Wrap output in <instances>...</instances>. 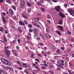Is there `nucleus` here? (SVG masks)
<instances>
[{
	"instance_id": "obj_5",
	"label": "nucleus",
	"mask_w": 74,
	"mask_h": 74,
	"mask_svg": "<svg viewBox=\"0 0 74 74\" xmlns=\"http://www.w3.org/2000/svg\"><path fill=\"white\" fill-rule=\"evenodd\" d=\"M57 26L60 29L61 31H63L64 29H63V26L60 25H58Z\"/></svg>"
},
{
	"instance_id": "obj_63",
	"label": "nucleus",
	"mask_w": 74,
	"mask_h": 74,
	"mask_svg": "<svg viewBox=\"0 0 74 74\" xmlns=\"http://www.w3.org/2000/svg\"><path fill=\"white\" fill-rule=\"evenodd\" d=\"M40 39V37H37L36 38V40H39Z\"/></svg>"
},
{
	"instance_id": "obj_50",
	"label": "nucleus",
	"mask_w": 74,
	"mask_h": 74,
	"mask_svg": "<svg viewBox=\"0 0 74 74\" xmlns=\"http://www.w3.org/2000/svg\"><path fill=\"white\" fill-rule=\"evenodd\" d=\"M4 28L0 29V31H4Z\"/></svg>"
},
{
	"instance_id": "obj_51",
	"label": "nucleus",
	"mask_w": 74,
	"mask_h": 74,
	"mask_svg": "<svg viewBox=\"0 0 74 74\" xmlns=\"http://www.w3.org/2000/svg\"><path fill=\"white\" fill-rule=\"evenodd\" d=\"M17 41H18V43H20L21 42V40H20V39H18Z\"/></svg>"
},
{
	"instance_id": "obj_41",
	"label": "nucleus",
	"mask_w": 74,
	"mask_h": 74,
	"mask_svg": "<svg viewBox=\"0 0 74 74\" xmlns=\"http://www.w3.org/2000/svg\"><path fill=\"white\" fill-rule=\"evenodd\" d=\"M69 45L71 47V48H73V45H71V44H69Z\"/></svg>"
},
{
	"instance_id": "obj_15",
	"label": "nucleus",
	"mask_w": 74,
	"mask_h": 74,
	"mask_svg": "<svg viewBox=\"0 0 74 74\" xmlns=\"http://www.w3.org/2000/svg\"><path fill=\"white\" fill-rule=\"evenodd\" d=\"M56 33H57V34H58V35H59L60 36L61 35V32H60L59 31H57Z\"/></svg>"
},
{
	"instance_id": "obj_25",
	"label": "nucleus",
	"mask_w": 74,
	"mask_h": 74,
	"mask_svg": "<svg viewBox=\"0 0 74 74\" xmlns=\"http://www.w3.org/2000/svg\"><path fill=\"white\" fill-rule=\"evenodd\" d=\"M39 45H40V46H44V45L43 43L42 42H40L39 43Z\"/></svg>"
},
{
	"instance_id": "obj_18",
	"label": "nucleus",
	"mask_w": 74,
	"mask_h": 74,
	"mask_svg": "<svg viewBox=\"0 0 74 74\" xmlns=\"http://www.w3.org/2000/svg\"><path fill=\"white\" fill-rule=\"evenodd\" d=\"M6 1L7 2V3H9V4H12V3L11 2V1H10V0H6Z\"/></svg>"
},
{
	"instance_id": "obj_24",
	"label": "nucleus",
	"mask_w": 74,
	"mask_h": 74,
	"mask_svg": "<svg viewBox=\"0 0 74 74\" xmlns=\"http://www.w3.org/2000/svg\"><path fill=\"white\" fill-rule=\"evenodd\" d=\"M27 4L28 6H29V7H32V4H31L30 3H29V2H27Z\"/></svg>"
},
{
	"instance_id": "obj_31",
	"label": "nucleus",
	"mask_w": 74,
	"mask_h": 74,
	"mask_svg": "<svg viewBox=\"0 0 74 74\" xmlns=\"http://www.w3.org/2000/svg\"><path fill=\"white\" fill-rule=\"evenodd\" d=\"M28 27L29 28H31L32 27H33L31 24H29L28 25Z\"/></svg>"
},
{
	"instance_id": "obj_20",
	"label": "nucleus",
	"mask_w": 74,
	"mask_h": 74,
	"mask_svg": "<svg viewBox=\"0 0 74 74\" xmlns=\"http://www.w3.org/2000/svg\"><path fill=\"white\" fill-rule=\"evenodd\" d=\"M4 41H5V42H7V38H6V37L4 36Z\"/></svg>"
},
{
	"instance_id": "obj_2",
	"label": "nucleus",
	"mask_w": 74,
	"mask_h": 74,
	"mask_svg": "<svg viewBox=\"0 0 74 74\" xmlns=\"http://www.w3.org/2000/svg\"><path fill=\"white\" fill-rule=\"evenodd\" d=\"M5 53L6 55V56L8 58L9 57V55H10V51L9 50H5Z\"/></svg>"
},
{
	"instance_id": "obj_16",
	"label": "nucleus",
	"mask_w": 74,
	"mask_h": 74,
	"mask_svg": "<svg viewBox=\"0 0 74 74\" xmlns=\"http://www.w3.org/2000/svg\"><path fill=\"white\" fill-rule=\"evenodd\" d=\"M0 71L2 73H3V74H6V72L2 69H0Z\"/></svg>"
},
{
	"instance_id": "obj_55",
	"label": "nucleus",
	"mask_w": 74,
	"mask_h": 74,
	"mask_svg": "<svg viewBox=\"0 0 74 74\" xmlns=\"http://www.w3.org/2000/svg\"><path fill=\"white\" fill-rule=\"evenodd\" d=\"M35 60H36V61H37V62H40V60H38V59H35Z\"/></svg>"
},
{
	"instance_id": "obj_57",
	"label": "nucleus",
	"mask_w": 74,
	"mask_h": 74,
	"mask_svg": "<svg viewBox=\"0 0 74 74\" xmlns=\"http://www.w3.org/2000/svg\"><path fill=\"white\" fill-rule=\"evenodd\" d=\"M37 55L38 56H39V57H41L42 56L40 54H37Z\"/></svg>"
},
{
	"instance_id": "obj_53",
	"label": "nucleus",
	"mask_w": 74,
	"mask_h": 74,
	"mask_svg": "<svg viewBox=\"0 0 74 74\" xmlns=\"http://www.w3.org/2000/svg\"><path fill=\"white\" fill-rule=\"evenodd\" d=\"M61 49L62 51H64V47H62L61 48Z\"/></svg>"
},
{
	"instance_id": "obj_13",
	"label": "nucleus",
	"mask_w": 74,
	"mask_h": 74,
	"mask_svg": "<svg viewBox=\"0 0 74 74\" xmlns=\"http://www.w3.org/2000/svg\"><path fill=\"white\" fill-rule=\"evenodd\" d=\"M22 15L23 16V18H25V19H27V18H28V17H27V16H26V15H25V14H24V13H22Z\"/></svg>"
},
{
	"instance_id": "obj_34",
	"label": "nucleus",
	"mask_w": 74,
	"mask_h": 74,
	"mask_svg": "<svg viewBox=\"0 0 74 74\" xmlns=\"http://www.w3.org/2000/svg\"><path fill=\"white\" fill-rule=\"evenodd\" d=\"M31 8H29L28 10V12L29 13H30V12H31Z\"/></svg>"
},
{
	"instance_id": "obj_26",
	"label": "nucleus",
	"mask_w": 74,
	"mask_h": 74,
	"mask_svg": "<svg viewBox=\"0 0 74 74\" xmlns=\"http://www.w3.org/2000/svg\"><path fill=\"white\" fill-rule=\"evenodd\" d=\"M74 37H72L71 40V41L72 42H74Z\"/></svg>"
},
{
	"instance_id": "obj_8",
	"label": "nucleus",
	"mask_w": 74,
	"mask_h": 74,
	"mask_svg": "<svg viewBox=\"0 0 74 74\" xmlns=\"http://www.w3.org/2000/svg\"><path fill=\"white\" fill-rule=\"evenodd\" d=\"M9 13L11 14V15H13L14 14V12H13V10H12L11 9H10L9 10Z\"/></svg>"
},
{
	"instance_id": "obj_7",
	"label": "nucleus",
	"mask_w": 74,
	"mask_h": 74,
	"mask_svg": "<svg viewBox=\"0 0 74 74\" xmlns=\"http://www.w3.org/2000/svg\"><path fill=\"white\" fill-rule=\"evenodd\" d=\"M20 5L21 7L24 8L25 6V2H23Z\"/></svg>"
},
{
	"instance_id": "obj_22",
	"label": "nucleus",
	"mask_w": 74,
	"mask_h": 74,
	"mask_svg": "<svg viewBox=\"0 0 74 74\" xmlns=\"http://www.w3.org/2000/svg\"><path fill=\"white\" fill-rule=\"evenodd\" d=\"M55 42L56 43H60V40H56Z\"/></svg>"
},
{
	"instance_id": "obj_3",
	"label": "nucleus",
	"mask_w": 74,
	"mask_h": 74,
	"mask_svg": "<svg viewBox=\"0 0 74 74\" xmlns=\"http://www.w3.org/2000/svg\"><path fill=\"white\" fill-rule=\"evenodd\" d=\"M12 53H13L14 55L16 56H18V55H17V52L16 51H15L14 50H12Z\"/></svg>"
},
{
	"instance_id": "obj_62",
	"label": "nucleus",
	"mask_w": 74,
	"mask_h": 74,
	"mask_svg": "<svg viewBox=\"0 0 74 74\" xmlns=\"http://www.w3.org/2000/svg\"><path fill=\"white\" fill-rule=\"evenodd\" d=\"M47 22L48 23H51V21L49 20H47Z\"/></svg>"
},
{
	"instance_id": "obj_4",
	"label": "nucleus",
	"mask_w": 74,
	"mask_h": 74,
	"mask_svg": "<svg viewBox=\"0 0 74 74\" xmlns=\"http://www.w3.org/2000/svg\"><path fill=\"white\" fill-rule=\"evenodd\" d=\"M59 15L62 18H65V15L60 12L59 13Z\"/></svg>"
},
{
	"instance_id": "obj_10",
	"label": "nucleus",
	"mask_w": 74,
	"mask_h": 74,
	"mask_svg": "<svg viewBox=\"0 0 74 74\" xmlns=\"http://www.w3.org/2000/svg\"><path fill=\"white\" fill-rule=\"evenodd\" d=\"M17 30L20 33H22L23 31L21 29V27H19L17 28Z\"/></svg>"
},
{
	"instance_id": "obj_30",
	"label": "nucleus",
	"mask_w": 74,
	"mask_h": 74,
	"mask_svg": "<svg viewBox=\"0 0 74 74\" xmlns=\"http://www.w3.org/2000/svg\"><path fill=\"white\" fill-rule=\"evenodd\" d=\"M69 64L70 66H73V64H72L71 62H69Z\"/></svg>"
},
{
	"instance_id": "obj_59",
	"label": "nucleus",
	"mask_w": 74,
	"mask_h": 74,
	"mask_svg": "<svg viewBox=\"0 0 74 74\" xmlns=\"http://www.w3.org/2000/svg\"><path fill=\"white\" fill-rule=\"evenodd\" d=\"M18 69L20 70H22V67H19L18 68Z\"/></svg>"
},
{
	"instance_id": "obj_21",
	"label": "nucleus",
	"mask_w": 74,
	"mask_h": 74,
	"mask_svg": "<svg viewBox=\"0 0 74 74\" xmlns=\"http://www.w3.org/2000/svg\"><path fill=\"white\" fill-rule=\"evenodd\" d=\"M34 37H37V33H34Z\"/></svg>"
},
{
	"instance_id": "obj_47",
	"label": "nucleus",
	"mask_w": 74,
	"mask_h": 74,
	"mask_svg": "<svg viewBox=\"0 0 74 74\" xmlns=\"http://www.w3.org/2000/svg\"><path fill=\"white\" fill-rule=\"evenodd\" d=\"M25 23L26 25H28V23H27V21H25Z\"/></svg>"
},
{
	"instance_id": "obj_28",
	"label": "nucleus",
	"mask_w": 74,
	"mask_h": 74,
	"mask_svg": "<svg viewBox=\"0 0 74 74\" xmlns=\"http://www.w3.org/2000/svg\"><path fill=\"white\" fill-rule=\"evenodd\" d=\"M7 37L9 38H11V35L10 34H9L7 35Z\"/></svg>"
},
{
	"instance_id": "obj_44",
	"label": "nucleus",
	"mask_w": 74,
	"mask_h": 74,
	"mask_svg": "<svg viewBox=\"0 0 74 74\" xmlns=\"http://www.w3.org/2000/svg\"><path fill=\"white\" fill-rule=\"evenodd\" d=\"M4 32H5V34H7L8 33V31H7L6 30H5Z\"/></svg>"
},
{
	"instance_id": "obj_52",
	"label": "nucleus",
	"mask_w": 74,
	"mask_h": 74,
	"mask_svg": "<svg viewBox=\"0 0 74 74\" xmlns=\"http://www.w3.org/2000/svg\"><path fill=\"white\" fill-rule=\"evenodd\" d=\"M37 27L38 28H41V26H40V25H38L37 26Z\"/></svg>"
},
{
	"instance_id": "obj_27",
	"label": "nucleus",
	"mask_w": 74,
	"mask_h": 74,
	"mask_svg": "<svg viewBox=\"0 0 74 74\" xmlns=\"http://www.w3.org/2000/svg\"><path fill=\"white\" fill-rule=\"evenodd\" d=\"M43 65L45 67H47L48 66V64H44Z\"/></svg>"
},
{
	"instance_id": "obj_43",
	"label": "nucleus",
	"mask_w": 74,
	"mask_h": 74,
	"mask_svg": "<svg viewBox=\"0 0 74 74\" xmlns=\"http://www.w3.org/2000/svg\"><path fill=\"white\" fill-rule=\"evenodd\" d=\"M56 52L58 53H60V50H57L56 51Z\"/></svg>"
},
{
	"instance_id": "obj_39",
	"label": "nucleus",
	"mask_w": 74,
	"mask_h": 74,
	"mask_svg": "<svg viewBox=\"0 0 74 74\" xmlns=\"http://www.w3.org/2000/svg\"><path fill=\"white\" fill-rule=\"evenodd\" d=\"M49 72L51 73V74H54V72H53V71H50Z\"/></svg>"
},
{
	"instance_id": "obj_33",
	"label": "nucleus",
	"mask_w": 74,
	"mask_h": 74,
	"mask_svg": "<svg viewBox=\"0 0 74 74\" xmlns=\"http://www.w3.org/2000/svg\"><path fill=\"white\" fill-rule=\"evenodd\" d=\"M51 48L53 49H55V46H51Z\"/></svg>"
},
{
	"instance_id": "obj_6",
	"label": "nucleus",
	"mask_w": 74,
	"mask_h": 74,
	"mask_svg": "<svg viewBox=\"0 0 74 74\" xmlns=\"http://www.w3.org/2000/svg\"><path fill=\"white\" fill-rule=\"evenodd\" d=\"M56 10V11L60 12V6H58L57 7H55Z\"/></svg>"
},
{
	"instance_id": "obj_48",
	"label": "nucleus",
	"mask_w": 74,
	"mask_h": 74,
	"mask_svg": "<svg viewBox=\"0 0 74 74\" xmlns=\"http://www.w3.org/2000/svg\"><path fill=\"white\" fill-rule=\"evenodd\" d=\"M25 73H26V74H29V73L28 72H27V70H25Z\"/></svg>"
},
{
	"instance_id": "obj_12",
	"label": "nucleus",
	"mask_w": 74,
	"mask_h": 74,
	"mask_svg": "<svg viewBox=\"0 0 74 74\" xmlns=\"http://www.w3.org/2000/svg\"><path fill=\"white\" fill-rule=\"evenodd\" d=\"M2 18L4 23H5L6 22V21L5 20V18H4V16H2Z\"/></svg>"
},
{
	"instance_id": "obj_17",
	"label": "nucleus",
	"mask_w": 74,
	"mask_h": 74,
	"mask_svg": "<svg viewBox=\"0 0 74 74\" xmlns=\"http://www.w3.org/2000/svg\"><path fill=\"white\" fill-rule=\"evenodd\" d=\"M45 38H46V39H48V35L47 33H45Z\"/></svg>"
},
{
	"instance_id": "obj_11",
	"label": "nucleus",
	"mask_w": 74,
	"mask_h": 74,
	"mask_svg": "<svg viewBox=\"0 0 74 74\" xmlns=\"http://www.w3.org/2000/svg\"><path fill=\"white\" fill-rule=\"evenodd\" d=\"M19 23L20 25H21V26H23L25 25L24 23L22 21H19Z\"/></svg>"
},
{
	"instance_id": "obj_64",
	"label": "nucleus",
	"mask_w": 74,
	"mask_h": 74,
	"mask_svg": "<svg viewBox=\"0 0 74 74\" xmlns=\"http://www.w3.org/2000/svg\"><path fill=\"white\" fill-rule=\"evenodd\" d=\"M44 49L45 50H47V47H44Z\"/></svg>"
},
{
	"instance_id": "obj_38",
	"label": "nucleus",
	"mask_w": 74,
	"mask_h": 74,
	"mask_svg": "<svg viewBox=\"0 0 74 74\" xmlns=\"http://www.w3.org/2000/svg\"><path fill=\"white\" fill-rule=\"evenodd\" d=\"M29 32H32L33 31V30L32 29H29Z\"/></svg>"
},
{
	"instance_id": "obj_36",
	"label": "nucleus",
	"mask_w": 74,
	"mask_h": 74,
	"mask_svg": "<svg viewBox=\"0 0 74 74\" xmlns=\"http://www.w3.org/2000/svg\"><path fill=\"white\" fill-rule=\"evenodd\" d=\"M54 3H56V2H57V0H51Z\"/></svg>"
},
{
	"instance_id": "obj_54",
	"label": "nucleus",
	"mask_w": 74,
	"mask_h": 74,
	"mask_svg": "<svg viewBox=\"0 0 74 74\" xmlns=\"http://www.w3.org/2000/svg\"><path fill=\"white\" fill-rule=\"evenodd\" d=\"M33 56H34V54L32 53L31 56V58H33Z\"/></svg>"
},
{
	"instance_id": "obj_40",
	"label": "nucleus",
	"mask_w": 74,
	"mask_h": 74,
	"mask_svg": "<svg viewBox=\"0 0 74 74\" xmlns=\"http://www.w3.org/2000/svg\"><path fill=\"white\" fill-rule=\"evenodd\" d=\"M8 69L10 70H11V71H13V69L10 67H9Z\"/></svg>"
},
{
	"instance_id": "obj_23",
	"label": "nucleus",
	"mask_w": 74,
	"mask_h": 74,
	"mask_svg": "<svg viewBox=\"0 0 74 74\" xmlns=\"http://www.w3.org/2000/svg\"><path fill=\"white\" fill-rule=\"evenodd\" d=\"M38 32V29H34V33H37Z\"/></svg>"
},
{
	"instance_id": "obj_49",
	"label": "nucleus",
	"mask_w": 74,
	"mask_h": 74,
	"mask_svg": "<svg viewBox=\"0 0 74 74\" xmlns=\"http://www.w3.org/2000/svg\"><path fill=\"white\" fill-rule=\"evenodd\" d=\"M48 37L49 38H51V36L49 34H48Z\"/></svg>"
},
{
	"instance_id": "obj_14",
	"label": "nucleus",
	"mask_w": 74,
	"mask_h": 74,
	"mask_svg": "<svg viewBox=\"0 0 74 74\" xmlns=\"http://www.w3.org/2000/svg\"><path fill=\"white\" fill-rule=\"evenodd\" d=\"M58 24L59 25H62L63 24V21L62 20H61L59 21Z\"/></svg>"
},
{
	"instance_id": "obj_29",
	"label": "nucleus",
	"mask_w": 74,
	"mask_h": 74,
	"mask_svg": "<svg viewBox=\"0 0 74 74\" xmlns=\"http://www.w3.org/2000/svg\"><path fill=\"white\" fill-rule=\"evenodd\" d=\"M9 46H5V50H8V49H9Z\"/></svg>"
},
{
	"instance_id": "obj_9",
	"label": "nucleus",
	"mask_w": 74,
	"mask_h": 74,
	"mask_svg": "<svg viewBox=\"0 0 74 74\" xmlns=\"http://www.w3.org/2000/svg\"><path fill=\"white\" fill-rule=\"evenodd\" d=\"M22 64L23 65V67H24L25 68H26V69H27V64L23 62Z\"/></svg>"
},
{
	"instance_id": "obj_37",
	"label": "nucleus",
	"mask_w": 74,
	"mask_h": 74,
	"mask_svg": "<svg viewBox=\"0 0 74 74\" xmlns=\"http://www.w3.org/2000/svg\"><path fill=\"white\" fill-rule=\"evenodd\" d=\"M64 64L63 63H61L59 64L60 66H64Z\"/></svg>"
},
{
	"instance_id": "obj_35",
	"label": "nucleus",
	"mask_w": 74,
	"mask_h": 74,
	"mask_svg": "<svg viewBox=\"0 0 74 74\" xmlns=\"http://www.w3.org/2000/svg\"><path fill=\"white\" fill-rule=\"evenodd\" d=\"M46 31L47 32H48V33L49 32V30L48 29V28H46Z\"/></svg>"
},
{
	"instance_id": "obj_1",
	"label": "nucleus",
	"mask_w": 74,
	"mask_h": 74,
	"mask_svg": "<svg viewBox=\"0 0 74 74\" xmlns=\"http://www.w3.org/2000/svg\"><path fill=\"white\" fill-rule=\"evenodd\" d=\"M1 61L3 64L7 66H10L11 64L10 61L6 59L2 58L1 59Z\"/></svg>"
},
{
	"instance_id": "obj_60",
	"label": "nucleus",
	"mask_w": 74,
	"mask_h": 74,
	"mask_svg": "<svg viewBox=\"0 0 74 74\" xmlns=\"http://www.w3.org/2000/svg\"><path fill=\"white\" fill-rule=\"evenodd\" d=\"M12 42L14 44H15V40H14L12 41Z\"/></svg>"
},
{
	"instance_id": "obj_56",
	"label": "nucleus",
	"mask_w": 74,
	"mask_h": 74,
	"mask_svg": "<svg viewBox=\"0 0 74 74\" xmlns=\"http://www.w3.org/2000/svg\"><path fill=\"white\" fill-rule=\"evenodd\" d=\"M41 10L42 11H45V9L43 8H42L41 9Z\"/></svg>"
},
{
	"instance_id": "obj_19",
	"label": "nucleus",
	"mask_w": 74,
	"mask_h": 74,
	"mask_svg": "<svg viewBox=\"0 0 74 74\" xmlns=\"http://www.w3.org/2000/svg\"><path fill=\"white\" fill-rule=\"evenodd\" d=\"M67 33L68 34H69V35H71L72 33L71 32H70V31H68L67 32Z\"/></svg>"
},
{
	"instance_id": "obj_45",
	"label": "nucleus",
	"mask_w": 74,
	"mask_h": 74,
	"mask_svg": "<svg viewBox=\"0 0 74 74\" xmlns=\"http://www.w3.org/2000/svg\"><path fill=\"white\" fill-rule=\"evenodd\" d=\"M12 8L14 10H15L16 9V7L14 6H12Z\"/></svg>"
},
{
	"instance_id": "obj_58",
	"label": "nucleus",
	"mask_w": 74,
	"mask_h": 74,
	"mask_svg": "<svg viewBox=\"0 0 74 74\" xmlns=\"http://www.w3.org/2000/svg\"><path fill=\"white\" fill-rule=\"evenodd\" d=\"M34 26H37V23H35L34 24Z\"/></svg>"
},
{
	"instance_id": "obj_32",
	"label": "nucleus",
	"mask_w": 74,
	"mask_h": 74,
	"mask_svg": "<svg viewBox=\"0 0 74 74\" xmlns=\"http://www.w3.org/2000/svg\"><path fill=\"white\" fill-rule=\"evenodd\" d=\"M43 55H44V56L46 57L47 56V55H47V52H43Z\"/></svg>"
},
{
	"instance_id": "obj_46",
	"label": "nucleus",
	"mask_w": 74,
	"mask_h": 74,
	"mask_svg": "<svg viewBox=\"0 0 74 74\" xmlns=\"http://www.w3.org/2000/svg\"><path fill=\"white\" fill-rule=\"evenodd\" d=\"M41 68L44 70H46V68L44 66L42 67Z\"/></svg>"
},
{
	"instance_id": "obj_42",
	"label": "nucleus",
	"mask_w": 74,
	"mask_h": 74,
	"mask_svg": "<svg viewBox=\"0 0 74 74\" xmlns=\"http://www.w3.org/2000/svg\"><path fill=\"white\" fill-rule=\"evenodd\" d=\"M64 6L65 8H66L67 7V4L65 3L64 4Z\"/></svg>"
},
{
	"instance_id": "obj_61",
	"label": "nucleus",
	"mask_w": 74,
	"mask_h": 74,
	"mask_svg": "<svg viewBox=\"0 0 74 74\" xmlns=\"http://www.w3.org/2000/svg\"><path fill=\"white\" fill-rule=\"evenodd\" d=\"M71 56L72 58H74V54H71Z\"/></svg>"
}]
</instances>
